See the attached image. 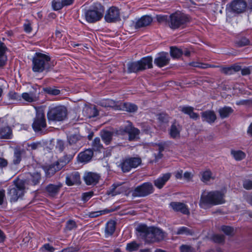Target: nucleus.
Returning <instances> with one entry per match:
<instances>
[{
    "instance_id": "nucleus-1",
    "label": "nucleus",
    "mask_w": 252,
    "mask_h": 252,
    "mask_svg": "<svg viewBox=\"0 0 252 252\" xmlns=\"http://www.w3.org/2000/svg\"><path fill=\"white\" fill-rule=\"evenodd\" d=\"M136 230L145 237L146 241L151 243L162 241L167 235L165 232L159 228L148 227L144 224H139L137 227Z\"/></svg>"
},
{
    "instance_id": "nucleus-2",
    "label": "nucleus",
    "mask_w": 252,
    "mask_h": 252,
    "mask_svg": "<svg viewBox=\"0 0 252 252\" xmlns=\"http://www.w3.org/2000/svg\"><path fill=\"white\" fill-rule=\"evenodd\" d=\"M224 203V194L218 191H203L200 197L199 206L206 209L210 206L217 205Z\"/></svg>"
},
{
    "instance_id": "nucleus-3",
    "label": "nucleus",
    "mask_w": 252,
    "mask_h": 252,
    "mask_svg": "<svg viewBox=\"0 0 252 252\" xmlns=\"http://www.w3.org/2000/svg\"><path fill=\"white\" fill-rule=\"evenodd\" d=\"M104 12V6L99 3H95L85 12V19L88 23H95L102 18Z\"/></svg>"
},
{
    "instance_id": "nucleus-4",
    "label": "nucleus",
    "mask_w": 252,
    "mask_h": 252,
    "mask_svg": "<svg viewBox=\"0 0 252 252\" xmlns=\"http://www.w3.org/2000/svg\"><path fill=\"white\" fill-rule=\"evenodd\" d=\"M189 22L188 16L181 12H176L171 14L168 20L169 27L173 30L184 28Z\"/></svg>"
},
{
    "instance_id": "nucleus-5",
    "label": "nucleus",
    "mask_w": 252,
    "mask_h": 252,
    "mask_svg": "<svg viewBox=\"0 0 252 252\" xmlns=\"http://www.w3.org/2000/svg\"><path fill=\"white\" fill-rule=\"evenodd\" d=\"M50 57L44 54L36 53L32 60V69L34 72H42L47 67Z\"/></svg>"
},
{
    "instance_id": "nucleus-6",
    "label": "nucleus",
    "mask_w": 252,
    "mask_h": 252,
    "mask_svg": "<svg viewBox=\"0 0 252 252\" xmlns=\"http://www.w3.org/2000/svg\"><path fill=\"white\" fill-rule=\"evenodd\" d=\"M66 113L67 110L65 107L57 106L49 108L47 116L49 121L59 122L65 119Z\"/></svg>"
},
{
    "instance_id": "nucleus-7",
    "label": "nucleus",
    "mask_w": 252,
    "mask_h": 252,
    "mask_svg": "<svg viewBox=\"0 0 252 252\" xmlns=\"http://www.w3.org/2000/svg\"><path fill=\"white\" fill-rule=\"evenodd\" d=\"M26 187L24 182L22 181H18L13 186H10L7 194L10 197L11 202H16L22 197L25 192Z\"/></svg>"
},
{
    "instance_id": "nucleus-8",
    "label": "nucleus",
    "mask_w": 252,
    "mask_h": 252,
    "mask_svg": "<svg viewBox=\"0 0 252 252\" xmlns=\"http://www.w3.org/2000/svg\"><path fill=\"white\" fill-rule=\"evenodd\" d=\"M142 160L139 157H128L125 158L120 164L124 172H128L131 169L135 168L141 164Z\"/></svg>"
},
{
    "instance_id": "nucleus-9",
    "label": "nucleus",
    "mask_w": 252,
    "mask_h": 252,
    "mask_svg": "<svg viewBox=\"0 0 252 252\" xmlns=\"http://www.w3.org/2000/svg\"><path fill=\"white\" fill-rule=\"evenodd\" d=\"M247 3L244 0H233L227 5V10L233 13L240 14L245 11Z\"/></svg>"
},
{
    "instance_id": "nucleus-10",
    "label": "nucleus",
    "mask_w": 252,
    "mask_h": 252,
    "mask_svg": "<svg viewBox=\"0 0 252 252\" xmlns=\"http://www.w3.org/2000/svg\"><path fill=\"white\" fill-rule=\"evenodd\" d=\"M154 187L152 183L146 182L137 187L132 192V195L136 197H144L154 191Z\"/></svg>"
},
{
    "instance_id": "nucleus-11",
    "label": "nucleus",
    "mask_w": 252,
    "mask_h": 252,
    "mask_svg": "<svg viewBox=\"0 0 252 252\" xmlns=\"http://www.w3.org/2000/svg\"><path fill=\"white\" fill-rule=\"evenodd\" d=\"M139 133V129L132 127L130 124L116 130V134L118 135H124L126 134H128L129 141L133 140L138 138Z\"/></svg>"
},
{
    "instance_id": "nucleus-12",
    "label": "nucleus",
    "mask_w": 252,
    "mask_h": 252,
    "mask_svg": "<svg viewBox=\"0 0 252 252\" xmlns=\"http://www.w3.org/2000/svg\"><path fill=\"white\" fill-rule=\"evenodd\" d=\"M32 127L36 132H40L43 128L46 127V119L42 111L39 110L36 112V116L32 124Z\"/></svg>"
},
{
    "instance_id": "nucleus-13",
    "label": "nucleus",
    "mask_w": 252,
    "mask_h": 252,
    "mask_svg": "<svg viewBox=\"0 0 252 252\" xmlns=\"http://www.w3.org/2000/svg\"><path fill=\"white\" fill-rule=\"evenodd\" d=\"M104 19L107 22L112 23L120 19L119 9L115 6L110 7L106 12Z\"/></svg>"
},
{
    "instance_id": "nucleus-14",
    "label": "nucleus",
    "mask_w": 252,
    "mask_h": 252,
    "mask_svg": "<svg viewBox=\"0 0 252 252\" xmlns=\"http://www.w3.org/2000/svg\"><path fill=\"white\" fill-rule=\"evenodd\" d=\"M100 175L94 172H88L85 173L84 180L88 186H94L98 183L100 179Z\"/></svg>"
},
{
    "instance_id": "nucleus-15",
    "label": "nucleus",
    "mask_w": 252,
    "mask_h": 252,
    "mask_svg": "<svg viewBox=\"0 0 252 252\" xmlns=\"http://www.w3.org/2000/svg\"><path fill=\"white\" fill-rule=\"evenodd\" d=\"M170 61V58L167 53L162 52L158 54L155 59L154 63L159 67H163L167 65Z\"/></svg>"
},
{
    "instance_id": "nucleus-16",
    "label": "nucleus",
    "mask_w": 252,
    "mask_h": 252,
    "mask_svg": "<svg viewBox=\"0 0 252 252\" xmlns=\"http://www.w3.org/2000/svg\"><path fill=\"white\" fill-rule=\"evenodd\" d=\"M65 162L62 160H59L56 162L55 163L51 164L45 170V173L47 176H51L56 171L61 170L65 165Z\"/></svg>"
},
{
    "instance_id": "nucleus-17",
    "label": "nucleus",
    "mask_w": 252,
    "mask_h": 252,
    "mask_svg": "<svg viewBox=\"0 0 252 252\" xmlns=\"http://www.w3.org/2000/svg\"><path fill=\"white\" fill-rule=\"evenodd\" d=\"M169 205L175 212H180L185 215L189 214V211L188 206L183 203L172 202Z\"/></svg>"
},
{
    "instance_id": "nucleus-18",
    "label": "nucleus",
    "mask_w": 252,
    "mask_h": 252,
    "mask_svg": "<svg viewBox=\"0 0 252 252\" xmlns=\"http://www.w3.org/2000/svg\"><path fill=\"white\" fill-rule=\"evenodd\" d=\"M93 156V152L91 149H87L80 153L78 156V160L81 163H87L91 160Z\"/></svg>"
},
{
    "instance_id": "nucleus-19",
    "label": "nucleus",
    "mask_w": 252,
    "mask_h": 252,
    "mask_svg": "<svg viewBox=\"0 0 252 252\" xmlns=\"http://www.w3.org/2000/svg\"><path fill=\"white\" fill-rule=\"evenodd\" d=\"M73 1L74 0H53L52 6L54 10H59L63 6L72 4Z\"/></svg>"
},
{
    "instance_id": "nucleus-20",
    "label": "nucleus",
    "mask_w": 252,
    "mask_h": 252,
    "mask_svg": "<svg viewBox=\"0 0 252 252\" xmlns=\"http://www.w3.org/2000/svg\"><path fill=\"white\" fill-rule=\"evenodd\" d=\"M80 182V175L77 171L73 172L66 177V184L68 186H72L75 184H79Z\"/></svg>"
},
{
    "instance_id": "nucleus-21",
    "label": "nucleus",
    "mask_w": 252,
    "mask_h": 252,
    "mask_svg": "<svg viewBox=\"0 0 252 252\" xmlns=\"http://www.w3.org/2000/svg\"><path fill=\"white\" fill-rule=\"evenodd\" d=\"M153 21L152 18L148 15L141 17L137 20L135 24L136 29L140 28L149 26Z\"/></svg>"
},
{
    "instance_id": "nucleus-22",
    "label": "nucleus",
    "mask_w": 252,
    "mask_h": 252,
    "mask_svg": "<svg viewBox=\"0 0 252 252\" xmlns=\"http://www.w3.org/2000/svg\"><path fill=\"white\" fill-rule=\"evenodd\" d=\"M202 121L206 122L209 124H212L215 122L217 119L216 115L213 111L208 110L203 112L201 113Z\"/></svg>"
},
{
    "instance_id": "nucleus-23",
    "label": "nucleus",
    "mask_w": 252,
    "mask_h": 252,
    "mask_svg": "<svg viewBox=\"0 0 252 252\" xmlns=\"http://www.w3.org/2000/svg\"><path fill=\"white\" fill-rule=\"evenodd\" d=\"M171 177V174L167 173L159 177L154 181L155 186L158 189H161L165 183L169 180Z\"/></svg>"
},
{
    "instance_id": "nucleus-24",
    "label": "nucleus",
    "mask_w": 252,
    "mask_h": 252,
    "mask_svg": "<svg viewBox=\"0 0 252 252\" xmlns=\"http://www.w3.org/2000/svg\"><path fill=\"white\" fill-rule=\"evenodd\" d=\"M7 50L5 44L0 41V67L4 66L6 63L7 58L6 53Z\"/></svg>"
},
{
    "instance_id": "nucleus-25",
    "label": "nucleus",
    "mask_w": 252,
    "mask_h": 252,
    "mask_svg": "<svg viewBox=\"0 0 252 252\" xmlns=\"http://www.w3.org/2000/svg\"><path fill=\"white\" fill-rule=\"evenodd\" d=\"M194 108L192 107L189 106H180L179 110L184 113L189 115L191 119L196 120L199 118V115L193 112Z\"/></svg>"
},
{
    "instance_id": "nucleus-26",
    "label": "nucleus",
    "mask_w": 252,
    "mask_h": 252,
    "mask_svg": "<svg viewBox=\"0 0 252 252\" xmlns=\"http://www.w3.org/2000/svg\"><path fill=\"white\" fill-rule=\"evenodd\" d=\"M141 70L147 68H151L153 67V59L151 56H147L138 61Z\"/></svg>"
},
{
    "instance_id": "nucleus-27",
    "label": "nucleus",
    "mask_w": 252,
    "mask_h": 252,
    "mask_svg": "<svg viewBox=\"0 0 252 252\" xmlns=\"http://www.w3.org/2000/svg\"><path fill=\"white\" fill-rule=\"evenodd\" d=\"M62 187L61 183H59L57 185L50 184L46 187V190L50 196H54L58 193Z\"/></svg>"
},
{
    "instance_id": "nucleus-28",
    "label": "nucleus",
    "mask_w": 252,
    "mask_h": 252,
    "mask_svg": "<svg viewBox=\"0 0 252 252\" xmlns=\"http://www.w3.org/2000/svg\"><path fill=\"white\" fill-rule=\"evenodd\" d=\"M116 222L115 221L110 220L105 225V236L106 237L112 235L115 230Z\"/></svg>"
},
{
    "instance_id": "nucleus-29",
    "label": "nucleus",
    "mask_w": 252,
    "mask_h": 252,
    "mask_svg": "<svg viewBox=\"0 0 252 252\" xmlns=\"http://www.w3.org/2000/svg\"><path fill=\"white\" fill-rule=\"evenodd\" d=\"M181 130V126L178 124L173 123L170 129L169 134L170 136L173 138H179Z\"/></svg>"
},
{
    "instance_id": "nucleus-30",
    "label": "nucleus",
    "mask_w": 252,
    "mask_h": 252,
    "mask_svg": "<svg viewBox=\"0 0 252 252\" xmlns=\"http://www.w3.org/2000/svg\"><path fill=\"white\" fill-rule=\"evenodd\" d=\"M99 104L104 107H111L115 109H120L117 103L112 99H106L99 101Z\"/></svg>"
},
{
    "instance_id": "nucleus-31",
    "label": "nucleus",
    "mask_w": 252,
    "mask_h": 252,
    "mask_svg": "<svg viewBox=\"0 0 252 252\" xmlns=\"http://www.w3.org/2000/svg\"><path fill=\"white\" fill-rule=\"evenodd\" d=\"M12 135V130L8 126L2 127L0 128V136L1 138L9 139Z\"/></svg>"
},
{
    "instance_id": "nucleus-32",
    "label": "nucleus",
    "mask_w": 252,
    "mask_h": 252,
    "mask_svg": "<svg viewBox=\"0 0 252 252\" xmlns=\"http://www.w3.org/2000/svg\"><path fill=\"white\" fill-rule=\"evenodd\" d=\"M139 71L142 70L138 61L129 63L127 64V71L128 73H135Z\"/></svg>"
},
{
    "instance_id": "nucleus-33",
    "label": "nucleus",
    "mask_w": 252,
    "mask_h": 252,
    "mask_svg": "<svg viewBox=\"0 0 252 252\" xmlns=\"http://www.w3.org/2000/svg\"><path fill=\"white\" fill-rule=\"evenodd\" d=\"M233 112V110L231 107L227 106L220 108L219 110V113L221 119L228 117Z\"/></svg>"
},
{
    "instance_id": "nucleus-34",
    "label": "nucleus",
    "mask_w": 252,
    "mask_h": 252,
    "mask_svg": "<svg viewBox=\"0 0 252 252\" xmlns=\"http://www.w3.org/2000/svg\"><path fill=\"white\" fill-rule=\"evenodd\" d=\"M231 155L233 158L237 161H240L244 159L246 157V154L241 150H232Z\"/></svg>"
},
{
    "instance_id": "nucleus-35",
    "label": "nucleus",
    "mask_w": 252,
    "mask_h": 252,
    "mask_svg": "<svg viewBox=\"0 0 252 252\" xmlns=\"http://www.w3.org/2000/svg\"><path fill=\"white\" fill-rule=\"evenodd\" d=\"M193 233V231L191 229L185 226L178 228L175 232L177 235H192Z\"/></svg>"
},
{
    "instance_id": "nucleus-36",
    "label": "nucleus",
    "mask_w": 252,
    "mask_h": 252,
    "mask_svg": "<svg viewBox=\"0 0 252 252\" xmlns=\"http://www.w3.org/2000/svg\"><path fill=\"white\" fill-rule=\"evenodd\" d=\"M112 134L108 131H103L101 133V138L103 141L107 145H108L112 140Z\"/></svg>"
},
{
    "instance_id": "nucleus-37",
    "label": "nucleus",
    "mask_w": 252,
    "mask_h": 252,
    "mask_svg": "<svg viewBox=\"0 0 252 252\" xmlns=\"http://www.w3.org/2000/svg\"><path fill=\"white\" fill-rule=\"evenodd\" d=\"M201 181L203 182H207L211 179H214L212 173L209 170H206L201 172Z\"/></svg>"
},
{
    "instance_id": "nucleus-38",
    "label": "nucleus",
    "mask_w": 252,
    "mask_h": 252,
    "mask_svg": "<svg viewBox=\"0 0 252 252\" xmlns=\"http://www.w3.org/2000/svg\"><path fill=\"white\" fill-rule=\"evenodd\" d=\"M41 179V175L38 172H35L31 174L30 181L33 185H36L39 183Z\"/></svg>"
},
{
    "instance_id": "nucleus-39",
    "label": "nucleus",
    "mask_w": 252,
    "mask_h": 252,
    "mask_svg": "<svg viewBox=\"0 0 252 252\" xmlns=\"http://www.w3.org/2000/svg\"><path fill=\"white\" fill-rule=\"evenodd\" d=\"M23 153V151L18 149L15 150L13 162L14 164H18L21 160V156Z\"/></svg>"
},
{
    "instance_id": "nucleus-40",
    "label": "nucleus",
    "mask_w": 252,
    "mask_h": 252,
    "mask_svg": "<svg viewBox=\"0 0 252 252\" xmlns=\"http://www.w3.org/2000/svg\"><path fill=\"white\" fill-rule=\"evenodd\" d=\"M183 54V51L176 47H171L170 48V54L174 58H179Z\"/></svg>"
},
{
    "instance_id": "nucleus-41",
    "label": "nucleus",
    "mask_w": 252,
    "mask_h": 252,
    "mask_svg": "<svg viewBox=\"0 0 252 252\" xmlns=\"http://www.w3.org/2000/svg\"><path fill=\"white\" fill-rule=\"evenodd\" d=\"M21 98H22L24 100L29 102H33L36 100V98L33 95V94H29L27 93H23L21 95Z\"/></svg>"
},
{
    "instance_id": "nucleus-42",
    "label": "nucleus",
    "mask_w": 252,
    "mask_h": 252,
    "mask_svg": "<svg viewBox=\"0 0 252 252\" xmlns=\"http://www.w3.org/2000/svg\"><path fill=\"white\" fill-rule=\"evenodd\" d=\"M139 247V245L135 241H132L128 243L126 247V250L129 252L137 251Z\"/></svg>"
},
{
    "instance_id": "nucleus-43",
    "label": "nucleus",
    "mask_w": 252,
    "mask_h": 252,
    "mask_svg": "<svg viewBox=\"0 0 252 252\" xmlns=\"http://www.w3.org/2000/svg\"><path fill=\"white\" fill-rule=\"evenodd\" d=\"M110 212L108 209H104L100 211H94L89 213V217L91 218H95L102 215L106 214Z\"/></svg>"
},
{
    "instance_id": "nucleus-44",
    "label": "nucleus",
    "mask_w": 252,
    "mask_h": 252,
    "mask_svg": "<svg viewBox=\"0 0 252 252\" xmlns=\"http://www.w3.org/2000/svg\"><path fill=\"white\" fill-rule=\"evenodd\" d=\"M77 225L75 221L73 220H69L66 223L65 230L72 231L77 228Z\"/></svg>"
},
{
    "instance_id": "nucleus-45",
    "label": "nucleus",
    "mask_w": 252,
    "mask_h": 252,
    "mask_svg": "<svg viewBox=\"0 0 252 252\" xmlns=\"http://www.w3.org/2000/svg\"><path fill=\"white\" fill-rule=\"evenodd\" d=\"M93 149L95 151H99L102 148V146L100 143V138L96 137L94 139L92 142Z\"/></svg>"
},
{
    "instance_id": "nucleus-46",
    "label": "nucleus",
    "mask_w": 252,
    "mask_h": 252,
    "mask_svg": "<svg viewBox=\"0 0 252 252\" xmlns=\"http://www.w3.org/2000/svg\"><path fill=\"white\" fill-rule=\"evenodd\" d=\"M124 108L128 112H133L137 110V107L135 104L130 103H125L124 104Z\"/></svg>"
},
{
    "instance_id": "nucleus-47",
    "label": "nucleus",
    "mask_w": 252,
    "mask_h": 252,
    "mask_svg": "<svg viewBox=\"0 0 252 252\" xmlns=\"http://www.w3.org/2000/svg\"><path fill=\"white\" fill-rule=\"evenodd\" d=\"M55 250V248L49 244H45L40 248L39 251L40 252H53Z\"/></svg>"
},
{
    "instance_id": "nucleus-48",
    "label": "nucleus",
    "mask_w": 252,
    "mask_h": 252,
    "mask_svg": "<svg viewBox=\"0 0 252 252\" xmlns=\"http://www.w3.org/2000/svg\"><path fill=\"white\" fill-rule=\"evenodd\" d=\"M8 96L9 99L12 100L16 101H20L21 100V96L18 93L14 92H10L8 94Z\"/></svg>"
},
{
    "instance_id": "nucleus-49",
    "label": "nucleus",
    "mask_w": 252,
    "mask_h": 252,
    "mask_svg": "<svg viewBox=\"0 0 252 252\" xmlns=\"http://www.w3.org/2000/svg\"><path fill=\"white\" fill-rule=\"evenodd\" d=\"M249 43V40L245 37H243L240 39L239 40H237L236 42V44L238 47L244 46L248 45Z\"/></svg>"
},
{
    "instance_id": "nucleus-50",
    "label": "nucleus",
    "mask_w": 252,
    "mask_h": 252,
    "mask_svg": "<svg viewBox=\"0 0 252 252\" xmlns=\"http://www.w3.org/2000/svg\"><path fill=\"white\" fill-rule=\"evenodd\" d=\"M221 229L226 235H231L233 234L234 229L230 226H222Z\"/></svg>"
},
{
    "instance_id": "nucleus-51",
    "label": "nucleus",
    "mask_w": 252,
    "mask_h": 252,
    "mask_svg": "<svg viewBox=\"0 0 252 252\" xmlns=\"http://www.w3.org/2000/svg\"><path fill=\"white\" fill-rule=\"evenodd\" d=\"M45 91L50 94L58 95L60 93V91L54 88H47L45 89Z\"/></svg>"
},
{
    "instance_id": "nucleus-52",
    "label": "nucleus",
    "mask_w": 252,
    "mask_h": 252,
    "mask_svg": "<svg viewBox=\"0 0 252 252\" xmlns=\"http://www.w3.org/2000/svg\"><path fill=\"white\" fill-rule=\"evenodd\" d=\"M121 188V186H117V187H115V188L109 191V194L111 195L112 196H115L121 193L122 192V191L120 190Z\"/></svg>"
},
{
    "instance_id": "nucleus-53",
    "label": "nucleus",
    "mask_w": 252,
    "mask_h": 252,
    "mask_svg": "<svg viewBox=\"0 0 252 252\" xmlns=\"http://www.w3.org/2000/svg\"><path fill=\"white\" fill-rule=\"evenodd\" d=\"M180 250L181 252H193V248L189 245H183L180 246Z\"/></svg>"
},
{
    "instance_id": "nucleus-54",
    "label": "nucleus",
    "mask_w": 252,
    "mask_h": 252,
    "mask_svg": "<svg viewBox=\"0 0 252 252\" xmlns=\"http://www.w3.org/2000/svg\"><path fill=\"white\" fill-rule=\"evenodd\" d=\"M243 186L247 190L252 189V181L246 180L244 181Z\"/></svg>"
},
{
    "instance_id": "nucleus-55",
    "label": "nucleus",
    "mask_w": 252,
    "mask_h": 252,
    "mask_svg": "<svg viewBox=\"0 0 252 252\" xmlns=\"http://www.w3.org/2000/svg\"><path fill=\"white\" fill-rule=\"evenodd\" d=\"M214 242L218 243H220L224 241V237L222 235H215L213 237Z\"/></svg>"
},
{
    "instance_id": "nucleus-56",
    "label": "nucleus",
    "mask_w": 252,
    "mask_h": 252,
    "mask_svg": "<svg viewBox=\"0 0 252 252\" xmlns=\"http://www.w3.org/2000/svg\"><path fill=\"white\" fill-rule=\"evenodd\" d=\"M78 140V137L76 135H72L68 137V141L70 145L76 143Z\"/></svg>"
},
{
    "instance_id": "nucleus-57",
    "label": "nucleus",
    "mask_w": 252,
    "mask_h": 252,
    "mask_svg": "<svg viewBox=\"0 0 252 252\" xmlns=\"http://www.w3.org/2000/svg\"><path fill=\"white\" fill-rule=\"evenodd\" d=\"M93 194L94 193L92 191L84 193L82 195V199L84 201H87L93 196Z\"/></svg>"
},
{
    "instance_id": "nucleus-58",
    "label": "nucleus",
    "mask_w": 252,
    "mask_h": 252,
    "mask_svg": "<svg viewBox=\"0 0 252 252\" xmlns=\"http://www.w3.org/2000/svg\"><path fill=\"white\" fill-rule=\"evenodd\" d=\"M86 111L89 112H93V115H89L88 116V117L91 118L92 117H95L98 115V112L95 109H93L92 108L87 107L86 108Z\"/></svg>"
},
{
    "instance_id": "nucleus-59",
    "label": "nucleus",
    "mask_w": 252,
    "mask_h": 252,
    "mask_svg": "<svg viewBox=\"0 0 252 252\" xmlns=\"http://www.w3.org/2000/svg\"><path fill=\"white\" fill-rule=\"evenodd\" d=\"M221 72L226 74H232L233 71L231 66L222 67L221 70Z\"/></svg>"
},
{
    "instance_id": "nucleus-60",
    "label": "nucleus",
    "mask_w": 252,
    "mask_h": 252,
    "mask_svg": "<svg viewBox=\"0 0 252 252\" xmlns=\"http://www.w3.org/2000/svg\"><path fill=\"white\" fill-rule=\"evenodd\" d=\"M8 164L7 160L3 158H0V168H3L7 166Z\"/></svg>"
},
{
    "instance_id": "nucleus-61",
    "label": "nucleus",
    "mask_w": 252,
    "mask_h": 252,
    "mask_svg": "<svg viewBox=\"0 0 252 252\" xmlns=\"http://www.w3.org/2000/svg\"><path fill=\"white\" fill-rule=\"evenodd\" d=\"M157 20L159 22H162L164 21H168L167 16L159 15L157 17Z\"/></svg>"
},
{
    "instance_id": "nucleus-62",
    "label": "nucleus",
    "mask_w": 252,
    "mask_h": 252,
    "mask_svg": "<svg viewBox=\"0 0 252 252\" xmlns=\"http://www.w3.org/2000/svg\"><path fill=\"white\" fill-rule=\"evenodd\" d=\"M5 196V191L3 189L0 190V205H1L3 202V199Z\"/></svg>"
},
{
    "instance_id": "nucleus-63",
    "label": "nucleus",
    "mask_w": 252,
    "mask_h": 252,
    "mask_svg": "<svg viewBox=\"0 0 252 252\" xmlns=\"http://www.w3.org/2000/svg\"><path fill=\"white\" fill-rule=\"evenodd\" d=\"M32 27L30 24H26L24 25V30L27 33H30L32 31Z\"/></svg>"
},
{
    "instance_id": "nucleus-64",
    "label": "nucleus",
    "mask_w": 252,
    "mask_h": 252,
    "mask_svg": "<svg viewBox=\"0 0 252 252\" xmlns=\"http://www.w3.org/2000/svg\"><path fill=\"white\" fill-rule=\"evenodd\" d=\"M63 252H77V250L75 248L70 247L63 249Z\"/></svg>"
}]
</instances>
